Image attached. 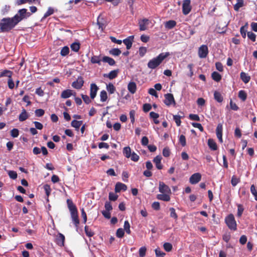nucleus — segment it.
Here are the masks:
<instances>
[{"label":"nucleus","mask_w":257,"mask_h":257,"mask_svg":"<svg viewBox=\"0 0 257 257\" xmlns=\"http://www.w3.org/2000/svg\"><path fill=\"white\" fill-rule=\"evenodd\" d=\"M35 115L36 116L41 117V116H42L44 114L45 111L43 109L39 108V109H36L35 111Z\"/></svg>","instance_id":"obj_53"},{"label":"nucleus","mask_w":257,"mask_h":257,"mask_svg":"<svg viewBox=\"0 0 257 257\" xmlns=\"http://www.w3.org/2000/svg\"><path fill=\"white\" fill-rule=\"evenodd\" d=\"M149 20L147 19H144L140 21L139 22L140 30L142 31H145V30H147V26L149 25Z\"/></svg>","instance_id":"obj_15"},{"label":"nucleus","mask_w":257,"mask_h":257,"mask_svg":"<svg viewBox=\"0 0 257 257\" xmlns=\"http://www.w3.org/2000/svg\"><path fill=\"white\" fill-rule=\"evenodd\" d=\"M67 203L68 205V207L70 212V214H74L75 213H78L77 209L76 208V205L73 203V201L70 199H67Z\"/></svg>","instance_id":"obj_10"},{"label":"nucleus","mask_w":257,"mask_h":257,"mask_svg":"<svg viewBox=\"0 0 257 257\" xmlns=\"http://www.w3.org/2000/svg\"><path fill=\"white\" fill-rule=\"evenodd\" d=\"M222 131H223V125L222 124L219 123L218 124L216 128V134L219 141L222 143L223 142L222 139Z\"/></svg>","instance_id":"obj_9"},{"label":"nucleus","mask_w":257,"mask_h":257,"mask_svg":"<svg viewBox=\"0 0 257 257\" xmlns=\"http://www.w3.org/2000/svg\"><path fill=\"white\" fill-rule=\"evenodd\" d=\"M162 157L160 156H157L153 159V162L155 164L157 168L161 170L163 168V166L161 164Z\"/></svg>","instance_id":"obj_20"},{"label":"nucleus","mask_w":257,"mask_h":257,"mask_svg":"<svg viewBox=\"0 0 257 257\" xmlns=\"http://www.w3.org/2000/svg\"><path fill=\"white\" fill-rule=\"evenodd\" d=\"M65 241V236L62 233H58L56 238V242L59 246H63Z\"/></svg>","instance_id":"obj_19"},{"label":"nucleus","mask_w":257,"mask_h":257,"mask_svg":"<svg viewBox=\"0 0 257 257\" xmlns=\"http://www.w3.org/2000/svg\"><path fill=\"white\" fill-rule=\"evenodd\" d=\"M190 0H184L182 5V13L184 15H188L191 11Z\"/></svg>","instance_id":"obj_5"},{"label":"nucleus","mask_w":257,"mask_h":257,"mask_svg":"<svg viewBox=\"0 0 257 257\" xmlns=\"http://www.w3.org/2000/svg\"><path fill=\"white\" fill-rule=\"evenodd\" d=\"M155 253L157 257H164L166 253L160 250L159 248L155 249Z\"/></svg>","instance_id":"obj_52"},{"label":"nucleus","mask_w":257,"mask_h":257,"mask_svg":"<svg viewBox=\"0 0 257 257\" xmlns=\"http://www.w3.org/2000/svg\"><path fill=\"white\" fill-rule=\"evenodd\" d=\"M118 72V69L112 70L108 74H104V77H108L109 79H113L117 77Z\"/></svg>","instance_id":"obj_22"},{"label":"nucleus","mask_w":257,"mask_h":257,"mask_svg":"<svg viewBox=\"0 0 257 257\" xmlns=\"http://www.w3.org/2000/svg\"><path fill=\"white\" fill-rule=\"evenodd\" d=\"M169 52L161 53L157 57L150 60L148 63V67L152 69H154L159 66L162 61L170 56Z\"/></svg>","instance_id":"obj_2"},{"label":"nucleus","mask_w":257,"mask_h":257,"mask_svg":"<svg viewBox=\"0 0 257 257\" xmlns=\"http://www.w3.org/2000/svg\"><path fill=\"white\" fill-rule=\"evenodd\" d=\"M157 198L159 200L165 201H169L170 200V196L166 194H158Z\"/></svg>","instance_id":"obj_36"},{"label":"nucleus","mask_w":257,"mask_h":257,"mask_svg":"<svg viewBox=\"0 0 257 257\" xmlns=\"http://www.w3.org/2000/svg\"><path fill=\"white\" fill-rule=\"evenodd\" d=\"M81 97L84 102L87 104H89L91 102V99L87 95L81 94Z\"/></svg>","instance_id":"obj_60"},{"label":"nucleus","mask_w":257,"mask_h":257,"mask_svg":"<svg viewBox=\"0 0 257 257\" xmlns=\"http://www.w3.org/2000/svg\"><path fill=\"white\" fill-rule=\"evenodd\" d=\"M73 95V90L66 89L63 91L61 94V97L62 98H68Z\"/></svg>","instance_id":"obj_26"},{"label":"nucleus","mask_w":257,"mask_h":257,"mask_svg":"<svg viewBox=\"0 0 257 257\" xmlns=\"http://www.w3.org/2000/svg\"><path fill=\"white\" fill-rule=\"evenodd\" d=\"M85 232L87 236L88 237H91L94 235V232L91 231L90 229L89 228V227L86 225L84 227Z\"/></svg>","instance_id":"obj_49"},{"label":"nucleus","mask_w":257,"mask_h":257,"mask_svg":"<svg viewBox=\"0 0 257 257\" xmlns=\"http://www.w3.org/2000/svg\"><path fill=\"white\" fill-rule=\"evenodd\" d=\"M248 38L251 40L252 42H255L256 40V35L252 32H248L247 33Z\"/></svg>","instance_id":"obj_62"},{"label":"nucleus","mask_w":257,"mask_h":257,"mask_svg":"<svg viewBox=\"0 0 257 257\" xmlns=\"http://www.w3.org/2000/svg\"><path fill=\"white\" fill-rule=\"evenodd\" d=\"M163 247L164 249L167 252L171 251L173 247L172 244L169 242L165 243L163 245Z\"/></svg>","instance_id":"obj_50"},{"label":"nucleus","mask_w":257,"mask_h":257,"mask_svg":"<svg viewBox=\"0 0 257 257\" xmlns=\"http://www.w3.org/2000/svg\"><path fill=\"white\" fill-rule=\"evenodd\" d=\"M82 124V120H73L71 121V125L72 127H75L78 131Z\"/></svg>","instance_id":"obj_34"},{"label":"nucleus","mask_w":257,"mask_h":257,"mask_svg":"<svg viewBox=\"0 0 257 257\" xmlns=\"http://www.w3.org/2000/svg\"><path fill=\"white\" fill-rule=\"evenodd\" d=\"M208 54V49L206 45H201L198 49V55L200 58H205Z\"/></svg>","instance_id":"obj_6"},{"label":"nucleus","mask_w":257,"mask_h":257,"mask_svg":"<svg viewBox=\"0 0 257 257\" xmlns=\"http://www.w3.org/2000/svg\"><path fill=\"white\" fill-rule=\"evenodd\" d=\"M19 135V131L17 128H13L11 131V135L13 138H17Z\"/></svg>","instance_id":"obj_57"},{"label":"nucleus","mask_w":257,"mask_h":257,"mask_svg":"<svg viewBox=\"0 0 257 257\" xmlns=\"http://www.w3.org/2000/svg\"><path fill=\"white\" fill-rule=\"evenodd\" d=\"M118 198V195L114 194L113 192H110L109 193V199L110 201H114L117 200Z\"/></svg>","instance_id":"obj_63"},{"label":"nucleus","mask_w":257,"mask_h":257,"mask_svg":"<svg viewBox=\"0 0 257 257\" xmlns=\"http://www.w3.org/2000/svg\"><path fill=\"white\" fill-rule=\"evenodd\" d=\"M237 216L238 217H240L243 213L244 211V207L242 204H238L237 205Z\"/></svg>","instance_id":"obj_42"},{"label":"nucleus","mask_w":257,"mask_h":257,"mask_svg":"<svg viewBox=\"0 0 257 257\" xmlns=\"http://www.w3.org/2000/svg\"><path fill=\"white\" fill-rule=\"evenodd\" d=\"M179 143L182 147H185L186 145V138L183 135H181L179 137Z\"/></svg>","instance_id":"obj_54"},{"label":"nucleus","mask_w":257,"mask_h":257,"mask_svg":"<svg viewBox=\"0 0 257 257\" xmlns=\"http://www.w3.org/2000/svg\"><path fill=\"white\" fill-rule=\"evenodd\" d=\"M102 61L105 63H107L110 66H113L115 64V60L108 56H103L102 58Z\"/></svg>","instance_id":"obj_27"},{"label":"nucleus","mask_w":257,"mask_h":257,"mask_svg":"<svg viewBox=\"0 0 257 257\" xmlns=\"http://www.w3.org/2000/svg\"><path fill=\"white\" fill-rule=\"evenodd\" d=\"M201 179V175L199 173H196L191 176L189 182L192 184H196Z\"/></svg>","instance_id":"obj_8"},{"label":"nucleus","mask_w":257,"mask_h":257,"mask_svg":"<svg viewBox=\"0 0 257 257\" xmlns=\"http://www.w3.org/2000/svg\"><path fill=\"white\" fill-rule=\"evenodd\" d=\"M29 115L28 113L27 112L26 109L24 108L23 109L21 113L20 114L19 116V119L20 121H24L26 120L27 118H28Z\"/></svg>","instance_id":"obj_24"},{"label":"nucleus","mask_w":257,"mask_h":257,"mask_svg":"<svg viewBox=\"0 0 257 257\" xmlns=\"http://www.w3.org/2000/svg\"><path fill=\"white\" fill-rule=\"evenodd\" d=\"M169 210L170 211V217L174 218L175 220H177L178 219V215L177 213L176 212L175 208H174L173 207H171L169 209Z\"/></svg>","instance_id":"obj_45"},{"label":"nucleus","mask_w":257,"mask_h":257,"mask_svg":"<svg viewBox=\"0 0 257 257\" xmlns=\"http://www.w3.org/2000/svg\"><path fill=\"white\" fill-rule=\"evenodd\" d=\"M102 61V58L101 57V55L98 56L93 55L90 58V62L92 64H97L99 65H101V61Z\"/></svg>","instance_id":"obj_21"},{"label":"nucleus","mask_w":257,"mask_h":257,"mask_svg":"<svg viewBox=\"0 0 257 257\" xmlns=\"http://www.w3.org/2000/svg\"><path fill=\"white\" fill-rule=\"evenodd\" d=\"M127 189V186L125 184L120 183V182H117L115 185V192L116 193L119 192L121 190L122 191H126Z\"/></svg>","instance_id":"obj_17"},{"label":"nucleus","mask_w":257,"mask_h":257,"mask_svg":"<svg viewBox=\"0 0 257 257\" xmlns=\"http://www.w3.org/2000/svg\"><path fill=\"white\" fill-rule=\"evenodd\" d=\"M13 72L9 70H4L0 72V78L8 77L9 78L12 77Z\"/></svg>","instance_id":"obj_29"},{"label":"nucleus","mask_w":257,"mask_h":257,"mask_svg":"<svg viewBox=\"0 0 257 257\" xmlns=\"http://www.w3.org/2000/svg\"><path fill=\"white\" fill-rule=\"evenodd\" d=\"M214 98L219 103H221L223 100V97L221 93L217 91L214 92Z\"/></svg>","instance_id":"obj_30"},{"label":"nucleus","mask_w":257,"mask_h":257,"mask_svg":"<svg viewBox=\"0 0 257 257\" xmlns=\"http://www.w3.org/2000/svg\"><path fill=\"white\" fill-rule=\"evenodd\" d=\"M123 227V230H124L127 234H130L131 233V231L130 230V224L127 220H125L124 221Z\"/></svg>","instance_id":"obj_46"},{"label":"nucleus","mask_w":257,"mask_h":257,"mask_svg":"<svg viewBox=\"0 0 257 257\" xmlns=\"http://www.w3.org/2000/svg\"><path fill=\"white\" fill-rule=\"evenodd\" d=\"M8 175L10 178L12 179H16L17 178L18 175L16 171H9L8 172Z\"/></svg>","instance_id":"obj_58"},{"label":"nucleus","mask_w":257,"mask_h":257,"mask_svg":"<svg viewBox=\"0 0 257 257\" xmlns=\"http://www.w3.org/2000/svg\"><path fill=\"white\" fill-rule=\"evenodd\" d=\"M67 203L68 205V207L70 212V214H74L75 213H78L77 209L76 208V205L73 203V201L70 199H67Z\"/></svg>","instance_id":"obj_11"},{"label":"nucleus","mask_w":257,"mask_h":257,"mask_svg":"<svg viewBox=\"0 0 257 257\" xmlns=\"http://www.w3.org/2000/svg\"><path fill=\"white\" fill-rule=\"evenodd\" d=\"M54 12V9L52 8H49L47 11L45 13V14L44 15L43 19H45L47 17L50 16V15H52Z\"/></svg>","instance_id":"obj_51"},{"label":"nucleus","mask_w":257,"mask_h":257,"mask_svg":"<svg viewBox=\"0 0 257 257\" xmlns=\"http://www.w3.org/2000/svg\"><path fill=\"white\" fill-rule=\"evenodd\" d=\"M179 114L178 115H173V119L175 121L176 125L178 126H180L181 123V118L184 117V113L182 111H179L178 112Z\"/></svg>","instance_id":"obj_18"},{"label":"nucleus","mask_w":257,"mask_h":257,"mask_svg":"<svg viewBox=\"0 0 257 257\" xmlns=\"http://www.w3.org/2000/svg\"><path fill=\"white\" fill-rule=\"evenodd\" d=\"M69 51V47L68 46H64L62 48L60 54L62 56H66L68 55Z\"/></svg>","instance_id":"obj_44"},{"label":"nucleus","mask_w":257,"mask_h":257,"mask_svg":"<svg viewBox=\"0 0 257 257\" xmlns=\"http://www.w3.org/2000/svg\"><path fill=\"white\" fill-rule=\"evenodd\" d=\"M240 76L242 81L245 83H247L250 80V76L244 72L240 73Z\"/></svg>","instance_id":"obj_28"},{"label":"nucleus","mask_w":257,"mask_h":257,"mask_svg":"<svg viewBox=\"0 0 257 257\" xmlns=\"http://www.w3.org/2000/svg\"><path fill=\"white\" fill-rule=\"evenodd\" d=\"M164 96L165 100L164 102L166 105L170 106L172 104H176L174 96L172 93L166 94Z\"/></svg>","instance_id":"obj_7"},{"label":"nucleus","mask_w":257,"mask_h":257,"mask_svg":"<svg viewBox=\"0 0 257 257\" xmlns=\"http://www.w3.org/2000/svg\"><path fill=\"white\" fill-rule=\"evenodd\" d=\"M211 77H212V79L216 82H219L221 79V75L219 73L215 72V71L213 72L211 74Z\"/></svg>","instance_id":"obj_39"},{"label":"nucleus","mask_w":257,"mask_h":257,"mask_svg":"<svg viewBox=\"0 0 257 257\" xmlns=\"http://www.w3.org/2000/svg\"><path fill=\"white\" fill-rule=\"evenodd\" d=\"M147 51V49L146 47H141L139 48V55L141 57H143Z\"/></svg>","instance_id":"obj_56"},{"label":"nucleus","mask_w":257,"mask_h":257,"mask_svg":"<svg viewBox=\"0 0 257 257\" xmlns=\"http://www.w3.org/2000/svg\"><path fill=\"white\" fill-rule=\"evenodd\" d=\"M238 97L242 101H245L247 98V94L244 90H240L238 92Z\"/></svg>","instance_id":"obj_47"},{"label":"nucleus","mask_w":257,"mask_h":257,"mask_svg":"<svg viewBox=\"0 0 257 257\" xmlns=\"http://www.w3.org/2000/svg\"><path fill=\"white\" fill-rule=\"evenodd\" d=\"M208 145L209 148L213 151H216L217 149V144L213 139H209L208 140Z\"/></svg>","instance_id":"obj_31"},{"label":"nucleus","mask_w":257,"mask_h":257,"mask_svg":"<svg viewBox=\"0 0 257 257\" xmlns=\"http://www.w3.org/2000/svg\"><path fill=\"white\" fill-rule=\"evenodd\" d=\"M31 14L27 12V10L26 9H22L19 11L18 14H16L13 18H16L17 19L18 24L25 18L29 17Z\"/></svg>","instance_id":"obj_4"},{"label":"nucleus","mask_w":257,"mask_h":257,"mask_svg":"<svg viewBox=\"0 0 257 257\" xmlns=\"http://www.w3.org/2000/svg\"><path fill=\"white\" fill-rule=\"evenodd\" d=\"M71 217L72 218V220L75 225V226L76 228H78L79 224V220L78 218V213L71 214Z\"/></svg>","instance_id":"obj_32"},{"label":"nucleus","mask_w":257,"mask_h":257,"mask_svg":"<svg viewBox=\"0 0 257 257\" xmlns=\"http://www.w3.org/2000/svg\"><path fill=\"white\" fill-rule=\"evenodd\" d=\"M106 89L109 94H113L115 91V87L113 84L109 83L106 85Z\"/></svg>","instance_id":"obj_40"},{"label":"nucleus","mask_w":257,"mask_h":257,"mask_svg":"<svg viewBox=\"0 0 257 257\" xmlns=\"http://www.w3.org/2000/svg\"><path fill=\"white\" fill-rule=\"evenodd\" d=\"M16 18H5L0 22L1 32H7L13 29L17 24Z\"/></svg>","instance_id":"obj_1"},{"label":"nucleus","mask_w":257,"mask_h":257,"mask_svg":"<svg viewBox=\"0 0 257 257\" xmlns=\"http://www.w3.org/2000/svg\"><path fill=\"white\" fill-rule=\"evenodd\" d=\"M159 191L162 193H171V189L168 186L165 184L163 182H160Z\"/></svg>","instance_id":"obj_14"},{"label":"nucleus","mask_w":257,"mask_h":257,"mask_svg":"<svg viewBox=\"0 0 257 257\" xmlns=\"http://www.w3.org/2000/svg\"><path fill=\"white\" fill-rule=\"evenodd\" d=\"M109 52L110 54L114 56H119L121 53V51L118 48L112 49L109 51Z\"/></svg>","instance_id":"obj_43"},{"label":"nucleus","mask_w":257,"mask_h":257,"mask_svg":"<svg viewBox=\"0 0 257 257\" xmlns=\"http://www.w3.org/2000/svg\"><path fill=\"white\" fill-rule=\"evenodd\" d=\"M244 6L243 0H237V3L234 5V10L236 12L239 11V9Z\"/></svg>","instance_id":"obj_35"},{"label":"nucleus","mask_w":257,"mask_h":257,"mask_svg":"<svg viewBox=\"0 0 257 257\" xmlns=\"http://www.w3.org/2000/svg\"><path fill=\"white\" fill-rule=\"evenodd\" d=\"M100 101L105 102L107 99L108 96L105 90H102L100 93Z\"/></svg>","instance_id":"obj_41"},{"label":"nucleus","mask_w":257,"mask_h":257,"mask_svg":"<svg viewBox=\"0 0 257 257\" xmlns=\"http://www.w3.org/2000/svg\"><path fill=\"white\" fill-rule=\"evenodd\" d=\"M146 250H147V248L145 246L141 247L139 249V251L140 256V257L145 256L146 255Z\"/></svg>","instance_id":"obj_59"},{"label":"nucleus","mask_w":257,"mask_h":257,"mask_svg":"<svg viewBox=\"0 0 257 257\" xmlns=\"http://www.w3.org/2000/svg\"><path fill=\"white\" fill-rule=\"evenodd\" d=\"M80 48V44L79 42L73 43L70 45V48L72 51L75 52H78Z\"/></svg>","instance_id":"obj_37"},{"label":"nucleus","mask_w":257,"mask_h":257,"mask_svg":"<svg viewBox=\"0 0 257 257\" xmlns=\"http://www.w3.org/2000/svg\"><path fill=\"white\" fill-rule=\"evenodd\" d=\"M176 21L174 20H169L165 23V26L166 28L172 29L176 26Z\"/></svg>","instance_id":"obj_33"},{"label":"nucleus","mask_w":257,"mask_h":257,"mask_svg":"<svg viewBox=\"0 0 257 257\" xmlns=\"http://www.w3.org/2000/svg\"><path fill=\"white\" fill-rule=\"evenodd\" d=\"M239 182V179L237 178L236 177L233 175L231 180V183L233 186H235Z\"/></svg>","instance_id":"obj_55"},{"label":"nucleus","mask_w":257,"mask_h":257,"mask_svg":"<svg viewBox=\"0 0 257 257\" xmlns=\"http://www.w3.org/2000/svg\"><path fill=\"white\" fill-rule=\"evenodd\" d=\"M98 89V87L95 83L90 84V96L91 99H93L95 97Z\"/></svg>","instance_id":"obj_13"},{"label":"nucleus","mask_w":257,"mask_h":257,"mask_svg":"<svg viewBox=\"0 0 257 257\" xmlns=\"http://www.w3.org/2000/svg\"><path fill=\"white\" fill-rule=\"evenodd\" d=\"M170 155V151L168 147H165L163 150V155L165 157H168Z\"/></svg>","instance_id":"obj_64"},{"label":"nucleus","mask_w":257,"mask_h":257,"mask_svg":"<svg viewBox=\"0 0 257 257\" xmlns=\"http://www.w3.org/2000/svg\"><path fill=\"white\" fill-rule=\"evenodd\" d=\"M127 89L130 93L134 94L137 90V85L134 82H130L127 85Z\"/></svg>","instance_id":"obj_25"},{"label":"nucleus","mask_w":257,"mask_h":257,"mask_svg":"<svg viewBox=\"0 0 257 257\" xmlns=\"http://www.w3.org/2000/svg\"><path fill=\"white\" fill-rule=\"evenodd\" d=\"M134 39V36H131L123 40V43L126 45L127 50L132 47Z\"/></svg>","instance_id":"obj_16"},{"label":"nucleus","mask_w":257,"mask_h":257,"mask_svg":"<svg viewBox=\"0 0 257 257\" xmlns=\"http://www.w3.org/2000/svg\"><path fill=\"white\" fill-rule=\"evenodd\" d=\"M225 222L230 230L235 231L237 229V224L234 216L232 214H229L225 218Z\"/></svg>","instance_id":"obj_3"},{"label":"nucleus","mask_w":257,"mask_h":257,"mask_svg":"<svg viewBox=\"0 0 257 257\" xmlns=\"http://www.w3.org/2000/svg\"><path fill=\"white\" fill-rule=\"evenodd\" d=\"M123 154L124 156L127 158H130L131 154H132L131 153V149L130 147H125L123 149Z\"/></svg>","instance_id":"obj_38"},{"label":"nucleus","mask_w":257,"mask_h":257,"mask_svg":"<svg viewBox=\"0 0 257 257\" xmlns=\"http://www.w3.org/2000/svg\"><path fill=\"white\" fill-rule=\"evenodd\" d=\"M135 114H136V111L135 110H131L130 111V119H131V121L132 123H134L135 122Z\"/></svg>","instance_id":"obj_61"},{"label":"nucleus","mask_w":257,"mask_h":257,"mask_svg":"<svg viewBox=\"0 0 257 257\" xmlns=\"http://www.w3.org/2000/svg\"><path fill=\"white\" fill-rule=\"evenodd\" d=\"M124 234V231L122 228H119L117 229L116 232V236L117 237L122 238L123 237Z\"/></svg>","instance_id":"obj_48"},{"label":"nucleus","mask_w":257,"mask_h":257,"mask_svg":"<svg viewBox=\"0 0 257 257\" xmlns=\"http://www.w3.org/2000/svg\"><path fill=\"white\" fill-rule=\"evenodd\" d=\"M97 24L98 26L99 29L103 30L106 26L105 21L103 19V18L101 17L100 16L97 18Z\"/></svg>","instance_id":"obj_23"},{"label":"nucleus","mask_w":257,"mask_h":257,"mask_svg":"<svg viewBox=\"0 0 257 257\" xmlns=\"http://www.w3.org/2000/svg\"><path fill=\"white\" fill-rule=\"evenodd\" d=\"M83 84L84 81L83 78L82 77H79L76 81L72 83V86L75 89H79L83 86Z\"/></svg>","instance_id":"obj_12"}]
</instances>
